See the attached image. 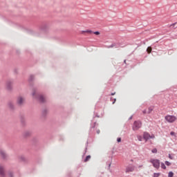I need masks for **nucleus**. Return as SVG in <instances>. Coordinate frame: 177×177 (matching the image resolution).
Wrapping results in <instances>:
<instances>
[{"label": "nucleus", "mask_w": 177, "mask_h": 177, "mask_svg": "<svg viewBox=\"0 0 177 177\" xmlns=\"http://www.w3.org/2000/svg\"><path fill=\"white\" fill-rule=\"evenodd\" d=\"M165 120L167 121V122L172 124L176 121L177 118L175 115H167L165 117Z\"/></svg>", "instance_id": "f257e3e1"}, {"label": "nucleus", "mask_w": 177, "mask_h": 177, "mask_svg": "<svg viewBox=\"0 0 177 177\" xmlns=\"http://www.w3.org/2000/svg\"><path fill=\"white\" fill-rule=\"evenodd\" d=\"M149 162H151L153 167H154V168H156V169H158V168H160V160L158 159H150Z\"/></svg>", "instance_id": "f03ea898"}, {"label": "nucleus", "mask_w": 177, "mask_h": 177, "mask_svg": "<svg viewBox=\"0 0 177 177\" xmlns=\"http://www.w3.org/2000/svg\"><path fill=\"white\" fill-rule=\"evenodd\" d=\"M142 128V122L140 121H135L133 124V131H138Z\"/></svg>", "instance_id": "7ed1b4c3"}, {"label": "nucleus", "mask_w": 177, "mask_h": 177, "mask_svg": "<svg viewBox=\"0 0 177 177\" xmlns=\"http://www.w3.org/2000/svg\"><path fill=\"white\" fill-rule=\"evenodd\" d=\"M143 138L147 142L149 139H154L155 136L154 135L151 136L149 133L145 132L143 133Z\"/></svg>", "instance_id": "20e7f679"}, {"label": "nucleus", "mask_w": 177, "mask_h": 177, "mask_svg": "<svg viewBox=\"0 0 177 177\" xmlns=\"http://www.w3.org/2000/svg\"><path fill=\"white\" fill-rule=\"evenodd\" d=\"M135 171V166H128L126 169V172H133Z\"/></svg>", "instance_id": "39448f33"}, {"label": "nucleus", "mask_w": 177, "mask_h": 177, "mask_svg": "<svg viewBox=\"0 0 177 177\" xmlns=\"http://www.w3.org/2000/svg\"><path fill=\"white\" fill-rule=\"evenodd\" d=\"M17 104H19V106H21V104L24 103V99L23 98V97H19L17 100Z\"/></svg>", "instance_id": "423d86ee"}, {"label": "nucleus", "mask_w": 177, "mask_h": 177, "mask_svg": "<svg viewBox=\"0 0 177 177\" xmlns=\"http://www.w3.org/2000/svg\"><path fill=\"white\" fill-rule=\"evenodd\" d=\"M93 32L91 30H82L80 32V34H93Z\"/></svg>", "instance_id": "0eeeda50"}, {"label": "nucleus", "mask_w": 177, "mask_h": 177, "mask_svg": "<svg viewBox=\"0 0 177 177\" xmlns=\"http://www.w3.org/2000/svg\"><path fill=\"white\" fill-rule=\"evenodd\" d=\"M0 154H1V157H3V158H5L6 157V153L3 150L0 151Z\"/></svg>", "instance_id": "6e6552de"}, {"label": "nucleus", "mask_w": 177, "mask_h": 177, "mask_svg": "<svg viewBox=\"0 0 177 177\" xmlns=\"http://www.w3.org/2000/svg\"><path fill=\"white\" fill-rule=\"evenodd\" d=\"M153 109H154V108L153 106L149 107L147 114H150L151 113V111H153Z\"/></svg>", "instance_id": "1a4fd4ad"}, {"label": "nucleus", "mask_w": 177, "mask_h": 177, "mask_svg": "<svg viewBox=\"0 0 177 177\" xmlns=\"http://www.w3.org/2000/svg\"><path fill=\"white\" fill-rule=\"evenodd\" d=\"M4 174H5V171H3V167L0 166V175H1V176H3Z\"/></svg>", "instance_id": "9d476101"}, {"label": "nucleus", "mask_w": 177, "mask_h": 177, "mask_svg": "<svg viewBox=\"0 0 177 177\" xmlns=\"http://www.w3.org/2000/svg\"><path fill=\"white\" fill-rule=\"evenodd\" d=\"M7 89H11L12 88V83L11 82H8L6 84Z\"/></svg>", "instance_id": "9b49d317"}, {"label": "nucleus", "mask_w": 177, "mask_h": 177, "mask_svg": "<svg viewBox=\"0 0 177 177\" xmlns=\"http://www.w3.org/2000/svg\"><path fill=\"white\" fill-rule=\"evenodd\" d=\"M39 100L40 102H45V97H44L43 95H39Z\"/></svg>", "instance_id": "f8f14e48"}, {"label": "nucleus", "mask_w": 177, "mask_h": 177, "mask_svg": "<svg viewBox=\"0 0 177 177\" xmlns=\"http://www.w3.org/2000/svg\"><path fill=\"white\" fill-rule=\"evenodd\" d=\"M89 160H91V155L87 156L84 161V162H88V161H89Z\"/></svg>", "instance_id": "ddd939ff"}, {"label": "nucleus", "mask_w": 177, "mask_h": 177, "mask_svg": "<svg viewBox=\"0 0 177 177\" xmlns=\"http://www.w3.org/2000/svg\"><path fill=\"white\" fill-rule=\"evenodd\" d=\"M151 50H152L151 47H148L147 49V52L149 54L151 53Z\"/></svg>", "instance_id": "4468645a"}, {"label": "nucleus", "mask_w": 177, "mask_h": 177, "mask_svg": "<svg viewBox=\"0 0 177 177\" xmlns=\"http://www.w3.org/2000/svg\"><path fill=\"white\" fill-rule=\"evenodd\" d=\"M137 139L138 140H139V142H142L143 138L142 137V136H137Z\"/></svg>", "instance_id": "2eb2a0df"}, {"label": "nucleus", "mask_w": 177, "mask_h": 177, "mask_svg": "<svg viewBox=\"0 0 177 177\" xmlns=\"http://www.w3.org/2000/svg\"><path fill=\"white\" fill-rule=\"evenodd\" d=\"M161 168H162V169H167V167L165 166V164L161 163Z\"/></svg>", "instance_id": "dca6fc26"}, {"label": "nucleus", "mask_w": 177, "mask_h": 177, "mask_svg": "<svg viewBox=\"0 0 177 177\" xmlns=\"http://www.w3.org/2000/svg\"><path fill=\"white\" fill-rule=\"evenodd\" d=\"M168 177H174V172L172 171L169 172Z\"/></svg>", "instance_id": "f3484780"}, {"label": "nucleus", "mask_w": 177, "mask_h": 177, "mask_svg": "<svg viewBox=\"0 0 177 177\" xmlns=\"http://www.w3.org/2000/svg\"><path fill=\"white\" fill-rule=\"evenodd\" d=\"M160 175H161V174H160V173H154L153 174V177H159Z\"/></svg>", "instance_id": "a211bd4d"}, {"label": "nucleus", "mask_w": 177, "mask_h": 177, "mask_svg": "<svg viewBox=\"0 0 177 177\" xmlns=\"http://www.w3.org/2000/svg\"><path fill=\"white\" fill-rule=\"evenodd\" d=\"M8 106L10 107V109H13V103L9 102L8 103Z\"/></svg>", "instance_id": "6ab92c4d"}, {"label": "nucleus", "mask_w": 177, "mask_h": 177, "mask_svg": "<svg viewBox=\"0 0 177 177\" xmlns=\"http://www.w3.org/2000/svg\"><path fill=\"white\" fill-rule=\"evenodd\" d=\"M170 135H171V136H174L175 138H176V133L175 132H174V131H171V132L170 133Z\"/></svg>", "instance_id": "aec40b11"}, {"label": "nucleus", "mask_w": 177, "mask_h": 177, "mask_svg": "<svg viewBox=\"0 0 177 177\" xmlns=\"http://www.w3.org/2000/svg\"><path fill=\"white\" fill-rule=\"evenodd\" d=\"M165 165H167V167H169V165H171V162H169V161H166Z\"/></svg>", "instance_id": "412c9836"}, {"label": "nucleus", "mask_w": 177, "mask_h": 177, "mask_svg": "<svg viewBox=\"0 0 177 177\" xmlns=\"http://www.w3.org/2000/svg\"><path fill=\"white\" fill-rule=\"evenodd\" d=\"M93 34H95V35H100V32L98 31L94 32Z\"/></svg>", "instance_id": "4be33fe9"}, {"label": "nucleus", "mask_w": 177, "mask_h": 177, "mask_svg": "<svg viewBox=\"0 0 177 177\" xmlns=\"http://www.w3.org/2000/svg\"><path fill=\"white\" fill-rule=\"evenodd\" d=\"M177 22L172 24L171 25H170V27H175V26H176Z\"/></svg>", "instance_id": "5701e85b"}, {"label": "nucleus", "mask_w": 177, "mask_h": 177, "mask_svg": "<svg viewBox=\"0 0 177 177\" xmlns=\"http://www.w3.org/2000/svg\"><path fill=\"white\" fill-rule=\"evenodd\" d=\"M152 153H157V149H152Z\"/></svg>", "instance_id": "b1692460"}, {"label": "nucleus", "mask_w": 177, "mask_h": 177, "mask_svg": "<svg viewBox=\"0 0 177 177\" xmlns=\"http://www.w3.org/2000/svg\"><path fill=\"white\" fill-rule=\"evenodd\" d=\"M117 141L118 142V143H120V142H121V138H118Z\"/></svg>", "instance_id": "393cba45"}, {"label": "nucleus", "mask_w": 177, "mask_h": 177, "mask_svg": "<svg viewBox=\"0 0 177 177\" xmlns=\"http://www.w3.org/2000/svg\"><path fill=\"white\" fill-rule=\"evenodd\" d=\"M142 113H143V114H147V111H146V110H144V111H142Z\"/></svg>", "instance_id": "a878e982"}, {"label": "nucleus", "mask_w": 177, "mask_h": 177, "mask_svg": "<svg viewBox=\"0 0 177 177\" xmlns=\"http://www.w3.org/2000/svg\"><path fill=\"white\" fill-rule=\"evenodd\" d=\"M169 158H170V160L173 159L172 156H171V154H169Z\"/></svg>", "instance_id": "bb28decb"}, {"label": "nucleus", "mask_w": 177, "mask_h": 177, "mask_svg": "<svg viewBox=\"0 0 177 177\" xmlns=\"http://www.w3.org/2000/svg\"><path fill=\"white\" fill-rule=\"evenodd\" d=\"M116 100H117L116 99L113 100V104H114V103H115Z\"/></svg>", "instance_id": "cd10ccee"}, {"label": "nucleus", "mask_w": 177, "mask_h": 177, "mask_svg": "<svg viewBox=\"0 0 177 177\" xmlns=\"http://www.w3.org/2000/svg\"><path fill=\"white\" fill-rule=\"evenodd\" d=\"M111 95H112V96H113V95H115V93H112Z\"/></svg>", "instance_id": "c85d7f7f"}, {"label": "nucleus", "mask_w": 177, "mask_h": 177, "mask_svg": "<svg viewBox=\"0 0 177 177\" xmlns=\"http://www.w3.org/2000/svg\"><path fill=\"white\" fill-rule=\"evenodd\" d=\"M124 63H127V60H124Z\"/></svg>", "instance_id": "c756f323"}, {"label": "nucleus", "mask_w": 177, "mask_h": 177, "mask_svg": "<svg viewBox=\"0 0 177 177\" xmlns=\"http://www.w3.org/2000/svg\"><path fill=\"white\" fill-rule=\"evenodd\" d=\"M109 167H111V164H109Z\"/></svg>", "instance_id": "7c9ffc66"}, {"label": "nucleus", "mask_w": 177, "mask_h": 177, "mask_svg": "<svg viewBox=\"0 0 177 177\" xmlns=\"http://www.w3.org/2000/svg\"><path fill=\"white\" fill-rule=\"evenodd\" d=\"M130 120H132V117L130 118Z\"/></svg>", "instance_id": "2f4dec72"}, {"label": "nucleus", "mask_w": 177, "mask_h": 177, "mask_svg": "<svg viewBox=\"0 0 177 177\" xmlns=\"http://www.w3.org/2000/svg\"><path fill=\"white\" fill-rule=\"evenodd\" d=\"M100 132V131H97V133H99Z\"/></svg>", "instance_id": "473e14b6"}, {"label": "nucleus", "mask_w": 177, "mask_h": 177, "mask_svg": "<svg viewBox=\"0 0 177 177\" xmlns=\"http://www.w3.org/2000/svg\"><path fill=\"white\" fill-rule=\"evenodd\" d=\"M32 95H33V96H34V95H35V93H33V94H32Z\"/></svg>", "instance_id": "72a5a7b5"}]
</instances>
